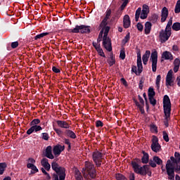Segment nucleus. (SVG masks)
Instances as JSON below:
<instances>
[{"label": "nucleus", "mask_w": 180, "mask_h": 180, "mask_svg": "<svg viewBox=\"0 0 180 180\" xmlns=\"http://www.w3.org/2000/svg\"><path fill=\"white\" fill-rule=\"evenodd\" d=\"M82 174L85 179H95L96 178V169H95V165L86 161L84 167L82 169Z\"/></svg>", "instance_id": "nucleus-1"}, {"label": "nucleus", "mask_w": 180, "mask_h": 180, "mask_svg": "<svg viewBox=\"0 0 180 180\" xmlns=\"http://www.w3.org/2000/svg\"><path fill=\"white\" fill-rule=\"evenodd\" d=\"M103 30V46L107 51H112V41L110 38L108 37L109 34V30H110V27L107 26L101 29Z\"/></svg>", "instance_id": "nucleus-2"}, {"label": "nucleus", "mask_w": 180, "mask_h": 180, "mask_svg": "<svg viewBox=\"0 0 180 180\" xmlns=\"http://www.w3.org/2000/svg\"><path fill=\"white\" fill-rule=\"evenodd\" d=\"M69 33H81L82 34H89L91 33V26L80 25H76L73 29L68 30Z\"/></svg>", "instance_id": "nucleus-3"}, {"label": "nucleus", "mask_w": 180, "mask_h": 180, "mask_svg": "<svg viewBox=\"0 0 180 180\" xmlns=\"http://www.w3.org/2000/svg\"><path fill=\"white\" fill-rule=\"evenodd\" d=\"M51 168L55 172L59 174V180H65V168L60 166L56 162L51 163Z\"/></svg>", "instance_id": "nucleus-4"}, {"label": "nucleus", "mask_w": 180, "mask_h": 180, "mask_svg": "<svg viewBox=\"0 0 180 180\" xmlns=\"http://www.w3.org/2000/svg\"><path fill=\"white\" fill-rule=\"evenodd\" d=\"M53 130L58 136V137H63V134L65 136V137H70V139H77V135L74 131H71V129H65L64 131L61 130L60 128H56L53 127Z\"/></svg>", "instance_id": "nucleus-5"}, {"label": "nucleus", "mask_w": 180, "mask_h": 180, "mask_svg": "<svg viewBox=\"0 0 180 180\" xmlns=\"http://www.w3.org/2000/svg\"><path fill=\"white\" fill-rule=\"evenodd\" d=\"M172 34V32L171 30L167 29H165V30H162L159 32V38L160 40V43H165L166 41H168Z\"/></svg>", "instance_id": "nucleus-6"}, {"label": "nucleus", "mask_w": 180, "mask_h": 180, "mask_svg": "<svg viewBox=\"0 0 180 180\" xmlns=\"http://www.w3.org/2000/svg\"><path fill=\"white\" fill-rule=\"evenodd\" d=\"M102 157H103V154L98 150L94 151L92 154L93 161L96 167L98 168L102 165Z\"/></svg>", "instance_id": "nucleus-7"}, {"label": "nucleus", "mask_w": 180, "mask_h": 180, "mask_svg": "<svg viewBox=\"0 0 180 180\" xmlns=\"http://www.w3.org/2000/svg\"><path fill=\"white\" fill-rule=\"evenodd\" d=\"M166 172L168 175V179L174 180V164L170 160L167 161L166 164Z\"/></svg>", "instance_id": "nucleus-8"}, {"label": "nucleus", "mask_w": 180, "mask_h": 180, "mask_svg": "<svg viewBox=\"0 0 180 180\" xmlns=\"http://www.w3.org/2000/svg\"><path fill=\"white\" fill-rule=\"evenodd\" d=\"M150 60L152 62L153 72H157V63H158V52L155 51L151 53Z\"/></svg>", "instance_id": "nucleus-9"}, {"label": "nucleus", "mask_w": 180, "mask_h": 180, "mask_svg": "<svg viewBox=\"0 0 180 180\" xmlns=\"http://www.w3.org/2000/svg\"><path fill=\"white\" fill-rule=\"evenodd\" d=\"M131 165H132V168L136 174H139L140 175H147V172L144 171V166L140 167V165L136 162H131Z\"/></svg>", "instance_id": "nucleus-10"}, {"label": "nucleus", "mask_w": 180, "mask_h": 180, "mask_svg": "<svg viewBox=\"0 0 180 180\" xmlns=\"http://www.w3.org/2000/svg\"><path fill=\"white\" fill-rule=\"evenodd\" d=\"M151 150L154 153H160L161 151V145L158 143V138L155 136H153L152 139Z\"/></svg>", "instance_id": "nucleus-11"}, {"label": "nucleus", "mask_w": 180, "mask_h": 180, "mask_svg": "<svg viewBox=\"0 0 180 180\" xmlns=\"http://www.w3.org/2000/svg\"><path fill=\"white\" fill-rule=\"evenodd\" d=\"M136 55H137V68L138 71H139V74L143 72V63L141 62V51L140 49H136Z\"/></svg>", "instance_id": "nucleus-12"}, {"label": "nucleus", "mask_w": 180, "mask_h": 180, "mask_svg": "<svg viewBox=\"0 0 180 180\" xmlns=\"http://www.w3.org/2000/svg\"><path fill=\"white\" fill-rule=\"evenodd\" d=\"M41 130H43V128L41 127V126H39V125H32L27 131V134L28 136H30V134H32L33 133H37V131H41Z\"/></svg>", "instance_id": "nucleus-13"}, {"label": "nucleus", "mask_w": 180, "mask_h": 180, "mask_svg": "<svg viewBox=\"0 0 180 180\" xmlns=\"http://www.w3.org/2000/svg\"><path fill=\"white\" fill-rule=\"evenodd\" d=\"M148 13H150V8L146 4H143L142 7V13L140 16L141 19H147Z\"/></svg>", "instance_id": "nucleus-14"}, {"label": "nucleus", "mask_w": 180, "mask_h": 180, "mask_svg": "<svg viewBox=\"0 0 180 180\" xmlns=\"http://www.w3.org/2000/svg\"><path fill=\"white\" fill-rule=\"evenodd\" d=\"M172 74H174V71L172 70H169L166 76V85L169 86H173L174 80H172Z\"/></svg>", "instance_id": "nucleus-15"}, {"label": "nucleus", "mask_w": 180, "mask_h": 180, "mask_svg": "<svg viewBox=\"0 0 180 180\" xmlns=\"http://www.w3.org/2000/svg\"><path fill=\"white\" fill-rule=\"evenodd\" d=\"M56 124H58V127L60 129H65L66 130L71 127L70 124H68V122L65 120H57Z\"/></svg>", "instance_id": "nucleus-16"}, {"label": "nucleus", "mask_w": 180, "mask_h": 180, "mask_svg": "<svg viewBox=\"0 0 180 180\" xmlns=\"http://www.w3.org/2000/svg\"><path fill=\"white\" fill-rule=\"evenodd\" d=\"M168 8L167 7H163L161 11V22L164 23L168 18Z\"/></svg>", "instance_id": "nucleus-17"}, {"label": "nucleus", "mask_w": 180, "mask_h": 180, "mask_svg": "<svg viewBox=\"0 0 180 180\" xmlns=\"http://www.w3.org/2000/svg\"><path fill=\"white\" fill-rule=\"evenodd\" d=\"M45 157H46V158H49V160H54V155L52 153L51 146H49L46 147L45 150Z\"/></svg>", "instance_id": "nucleus-18"}, {"label": "nucleus", "mask_w": 180, "mask_h": 180, "mask_svg": "<svg viewBox=\"0 0 180 180\" xmlns=\"http://www.w3.org/2000/svg\"><path fill=\"white\" fill-rule=\"evenodd\" d=\"M131 24V21L130 20V16H129V15H125L123 20V26L124 29H129Z\"/></svg>", "instance_id": "nucleus-19"}, {"label": "nucleus", "mask_w": 180, "mask_h": 180, "mask_svg": "<svg viewBox=\"0 0 180 180\" xmlns=\"http://www.w3.org/2000/svg\"><path fill=\"white\" fill-rule=\"evenodd\" d=\"M41 164L46 171H50L51 165L49 163V159L44 158L41 161Z\"/></svg>", "instance_id": "nucleus-20"}, {"label": "nucleus", "mask_w": 180, "mask_h": 180, "mask_svg": "<svg viewBox=\"0 0 180 180\" xmlns=\"http://www.w3.org/2000/svg\"><path fill=\"white\" fill-rule=\"evenodd\" d=\"M150 56H151V52L150 51H146L145 53L142 56V61L144 65H147Z\"/></svg>", "instance_id": "nucleus-21"}, {"label": "nucleus", "mask_w": 180, "mask_h": 180, "mask_svg": "<svg viewBox=\"0 0 180 180\" xmlns=\"http://www.w3.org/2000/svg\"><path fill=\"white\" fill-rule=\"evenodd\" d=\"M173 65H174V68H173L174 72L175 73L178 72V71H179V67H180V59L178 58L174 59L173 62Z\"/></svg>", "instance_id": "nucleus-22"}, {"label": "nucleus", "mask_w": 180, "mask_h": 180, "mask_svg": "<svg viewBox=\"0 0 180 180\" xmlns=\"http://www.w3.org/2000/svg\"><path fill=\"white\" fill-rule=\"evenodd\" d=\"M165 113V119H169L171 117V106H163Z\"/></svg>", "instance_id": "nucleus-23"}, {"label": "nucleus", "mask_w": 180, "mask_h": 180, "mask_svg": "<svg viewBox=\"0 0 180 180\" xmlns=\"http://www.w3.org/2000/svg\"><path fill=\"white\" fill-rule=\"evenodd\" d=\"M132 101L135 103L137 108L139 109L141 115H144V113H146V111L144 110V105H140V103H139V101L136 98H133Z\"/></svg>", "instance_id": "nucleus-24"}, {"label": "nucleus", "mask_w": 180, "mask_h": 180, "mask_svg": "<svg viewBox=\"0 0 180 180\" xmlns=\"http://www.w3.org/2000/svg\"><path fill=\"white\" fill-rule=\"evenodd\" d=\"M142 154H143L141 158L142 164H148V161L150 160V155L144 150L142 151Z\"/></svg>", "instance_id": "nucleus-25"}, {"label": "nucleus", "mask_w": 180, "mask_h": 180, "mask_svg": "<svg viewBox=\"0 0 180 180\" xmlns=\"http://www.w3.org/2000/svg\"><path fill=\"white\" fill-rule=\"evenodd\" d=\"M19 46V41H16L14 42H12L11 44H7L6 49L8 51H11V50H12V49H18V47Z\"/></svg>", "instance_id": "nucleus-26"}, {"label": "nucleus", "mask_w": 180, "mask_h": 180, "mask_svg": "<svg viewBox=\"0 0 180 180\" xmlns=\"http://www.w3.org/2000/svg\"><path fill=\"white\" fill-rule=\"evenodd\" d=\"M162 58H165V60H172L173 59L172 53H171V52L167 51H164L162 54Z\"/></svg>", "instance_id": "nucleus-27"}, {"label": "nucleus", "mask_w": 180, "mask_h": 180, "mask_svg": "<svg viewBox=\"0 0 180 180\" xmlns=\"http://www.w3.org/2000/svg\"><path fill=\"white\" fill-rule=\"evenodd\" d=\"M151 27H153V24L150 22H146L145 23V34H150L151 32Z\"/></svg>", "instance_id": "nucleus-28"}, {"label": "nucleus", "mask_w": 180, "mask_h": 180, "mask_svg": "<svg viewBox=\"0 0 180 180\" xmlns=\"http://www.w3.org/2000/svg\"><path fill=\"white\" fill-rule=\"evenodd\" d=\"M163 106H171V99L168 95H165L163 97Z\"/></svg>", "instance_id": "nucleus-29"}, {"label": "nucleus", "mask_w": 180, "mask_h": 180, "mask_svg": "<svg viewBox=\"0 0 180 180\" xmlns=\"http://www.w3.org/2000/svg\"><path fill=\"white\" fill-rule=\"evenodd\" d=\"M148 98H154V96H155V91H154V88L149 87L148 90Z\"/></svg>", "instance_id": "nucleus-30"}, {"label": "nucleus", "mask_w": 180, "mask_h": 180, "mask_svg": "<svg viewBox=\"0 0 180 180\" xmlns=\"http://www.w3.org/2000/svg\"><path fill=\"white\" fill-rule=\"evenodd\" d=\"M75 177L76 180H84V177L82 176L81 172L78 169L75 170Z\"/></svg>", "instance_id": "nucleus-31"}, {"label": "nucleus", "mask_w": 180, "mask_h": 180, "mask_svg": "<svg viewBox=\"0 0 180 180\" xmlns=\"http://www.w3.org/2000/svg\"><path fill=\"white\" fill-rule=\"evenodd\" d=\"M53 152L54 155H60L61 150H60V146L56 145L53 147Z\"/></svg>", "instance_id": "nucleus-32"}, {"label": "nucleus", "mask_w": 180, "mask_h": 180, "mask_svg": "<svg viewBox=\"0 0 180 180\" xmlns=\"http://www.w3.org/2000/svg\"><path fill=\"white\" fill-rule=\"evenodd\" d=\"M49 32H43L39 34H37L34 37V40H39L40 39H43L45 36H49Z\"/></svg>", "instance_id": "nucleus-33"}, {"label": "nucleus", "mask_w": 180, "mask_h": 180, "mask_svg": "<svg viewBox=\"0 0 180 180\" xmlns=\"http://www.w3.org/2000/svg\"><path fill=\"white\" fill-rule=\"evenodd\" d=\"M6 167L7 165L5 162L0 163V175H4V172H5Z\"/></svg>", "instance_id": "nucleus-34"}, {"label": "nucleus", "mask_w": 180, "mask_h": 180, "mask_svg": "<svg viewBox=\"0 0 180 180\" xmlns=\"http://www.w3.org/2000/svg\"><path fill=\"white\" fill-rule=\"evenodd\" d=\"M27 167L30 169H32V171H34L35 172H39V169L36 167V165H34L32 163H27Z\"/></svg>", "instance_id": "nucleus-35"}, {"label": "nucleus", "mask_w": 180, "mask_h": 180, "mask_svg": "<svg viewBox=\"0 0 180 180\" xmlns=\"http://www.w3.org/2000/svg\"><path fill=\"white\" fill-rule=\"evenodd\" d=\"M150 22H152V23H155L157 20H158V15L157 14H153L150 17H149Z\"/></svg>", "instance_id": "nucleus-36"}, {"label": "nucleus", "mask_w": 180, "mask_h": 180, "mask_svg": "<svg viewBox=\"0 0 180 180\" xmlns=\"http://www.w3.org/2000/svg\"><path fill=\"white\" fill-rule=\"evenodd\" d=\"M115 63H116V60H115V56H113V53H110V60L108 61V64L110 67H112Z\"/></svg>", "instance_id": "nucleus-37"}, {"label": "nucleus", "mask_w": 180, "mask_h": 180, "mask_svg": "<svg viewBox=\"0 0 180 180\" xmlns=\"http://www.w3.org/2000/svg\"><path fill=\"white\" fill-rule=\"evenodd\" d=\"M153 161L158 165H162V160H161V158H160V157H158V156H154L153 157Z\"/></svg>", "instance_id": "nucleus-38"}, {"label": "nucleus", "mask_w": 180, "mask_h": 180, "mask_svg": "<svg viewBox=\"0 0 180 180\" xmlns=\"http://www.w3.org/2000/svg\"><path fill=\"white\" fill-rule=\"evenodd\" d=\"M115 178L117 180H127V178L124 175L120 173H117L115 174Z\"/></svg>", "instance_id": "nucleus-39"}, {"label": "nucleus", "mask_w": 180, "mask_h": 180, "mask_svg": "<svg viewBox=\"0 0 180 180\" xmlns=\"http://www.w3.org/2000/svg\"><path fill=\"white\" fill-rule=\"evenodd\" d=\"M37 124H40V119L39 118L34 119L30 122V126H37Z\"/></svg>", "instance_id": "nucleus-40"}, {"label": "nucleus", "mask_w": 180, "mask_h": 180, "mask_svg": "<svg viewBox=\"0 0 180 180\" xmlns=\"http://www.w3.org/2000/svg\"><path fill=\"white\" fill-rule=\"evenodd\" d=\"M161 82V75H158L156 77V88L158 90H160V84Z\"/></svg>", "instance_id": "nucleus-41"}, {"label": "nucleus", "mask_w": 180, "mask_h": 180, "mask_svg": "<svg viewBox=\"0 0 180 180\" xmlns=\"http://www.w3.org/2000/svg\"><path fill=\"white\" fill-rule=\"evenodd\" d=\"M172 27L173 30H175V32H179L180 22H174Z\"/></svg>", "instance_id": "nucleus-42"}, {"label": "nucleus", "mask_w": 180, "mask_h": 180, "mask_svg": "<svg viewBox=\"0 0 180 180\" xmlns=\"http://www.w3.org/2000/svg\"><path fill=\"white\" fill-rule=\"evenodd\" d=\"M122 13H123V11H122V10L120 9L117 10L115 14L114 15L113 19H120Z\"/></svg>", "instance_id": "nucleus-43"}, {"label": "nucleus", "mask_w": 180, "mask_h": 180, "mask_svg": "<svg viewBox=\"0 0 180 180\" xmlns=\"http://www.w3.org/2000/svg\"><path fill=\"white\" fill-rule=\"evenodd\" d=\"M174 13H180V0H178L175 8H174Z\"/></svg>", "instance_id": "nucleus-44"}, {"label": "nucleus", "mask_w": 180, "mask_h": 180, "mask_svg": "<svg viewBox=\"0 0 180 180\" xmlns=\"http://www.w3.org/2000/svg\"><path fill=\"white\" fill-rule=\"evenodd\" d=\"M174 169V175H175V172L176 174H180V164H176L175 166H173Z\"/></svg>", "instance_id": "nucleus-45"}, {"label": "nucleus", "mask_w": 180, "mask_h": 180, "mask_svg": "<svg viewBox=\"0 0 180 180\" xmlns=\"http://www.w3.org/2000/svg\"><path fill=\"white\" fill-rule=\"evenodd\" d=\"M93 47H94V49H96L97 53L99 52L101 50H102V48L101 47V44L96 43V42H93Z\"/></svg>", "instance_id": "nucleus-46"}, {"label": "nucleus", "mask_w": 180, "mask_h": 180, "mask_svg": "<svg viewBox=\"0 0 180 180\" xmlns=\"http://www.w3.org/2000/svg\"><path fill=\"white\" fill-rule=\"evenodd\" d=\"M129 40H130V32H128L127 34L124 37V38L122 39V43L124 44H126L127 43H129Z\"/></svg>", "instance_id": "nucleus-47"}, {"label": "nucleus", "mask_w": 180, "mask_h": 180, "mask_svg": "<svg viewBox=\"0 0 180 180\" xmlns=\"http://www.w3.org/2000/svg\"><path fill=\"white\" fill-rule=\"evenodd\" d=\"M107 22H108V20L104 18L99 25V29H103V27H107L106 25H108Z\"/></svg>", "instance_id": "nucleus-48"}, {"label": "nucleus", "mask_w": 180, "mask_h": 180, "mask_svg": "<svg viewBox=\"0 0 180 180\" xmlns=\"http://www.w3.org/2000/svg\"><path fill=\"white\" fill-rule=\"evenodd\" d=\"M102 39H103V30H101L100 31V33L97 39V43H101L102 41Z\"/></svg>", "instance_id": "nucleus-49"}, {"label": "nucleus", "mask_w": 180, "mask_h": 180, "mask_svg": "<svg viewBox=\"0 0 180 180\" xmlns=\"http://www.w3.org/2000/svg\"><path fill=\"white\" fill-rule=\"evenodd\" d=\"M171 26H172V18H170V19L169 20L165 29L171 31Z\"/></svg>", "instance_id": "nucleus-50"}, {"label": "nucleus", "mask_w": 180, "mask_h": 180, "mask_svg": "<svg viewBox=\"0 0 180 180\" xmlns=\"http://www.w3.org/2000/svg\"><path fill=\"white\" fill-rule=\"evenodd\" d=\"M110 15H112V10L108 9V10L106 11V12H105V16L104 19H105L106 20H108V19H110Z\"/></svg>", "instance_id": "nucleus-51"}, {"label": "nucleus", "mask_w": 180, "mask_h": 180, "mask_svg": "<svg viewBox=\"0 0 180 180\" xmlns=\"http://www.w3.org/2000/svg\"><path fill=\"white\" fill-rule=\"evenodd\" d=\"M162 134H163V139L165 140V141H166V143H168V141H169V136H168V134H167V131H163Z\"/></svg>", "instance_id": "nucleus-52"}, {"label": "nucleus", "mask_w": 180, "mask_h": 180, "mask_svg": "<svg viewBox=\"0 0 180 180\" xmlns=\"http://www.w3.org/2000/svg\"><path fill=\"white\" fill-rule=\"evenodd\" d=\"M131 72H134V74H136V75H140L139 71L137 72V66L136 65H132L131 67Z\"/></svg>", "instance_id": "nucleus-53"}, {"label": "nucleus", "mask_w": 180, "mask_h": 180, "mask_svg": "<svg viewBox=\"0 0 180 180\" xmlns=\"http://www.w3.org/2000/svg\"><path fill=\"white\" fill-rule=\"evenodd\" d=\"M148 99L150 105H152L153 106H155V105H157V100H155L154 97H150V98H149Z\"/></svg>", "instance_id": "nucleus-54"}, {"label": "nucleus", "mask_w": 180, "mask_h": 180, "mask_svg": "<svg viewBox=\"0 0 180 180\" xmlns=\"http://www.w3.org/2000/svg\"><path fill=\"white\" fill-rule=\"evenodd\" d=\"M41 135H42L41 139L43 140H45L46 141H49V139H50V136H49V134L44 132V133H42Z\"/></svg>", "instance_id": "nucleus-55"}, {"label": "nucleus", "mask_w": 180, "mask_h": 180, "mask_svg": "<svg viewBox=\"0 0 180 180\" xmlns=\"http://www.w3.org/2000/svg\"><path fill=\"white\" fill-rule=\"evenodd\" d=\"M120 58H121V60H124V58H126V51H124V50L120 51Z\"/></svg>", "instance_id": "nucleus-56"}, {"label": "nucleus", "mask_w": 180, "mask_h": 180, "mask_svg": "<svg viewBox=\"0 0 180 180\" xmlns=\"http://www.w3.org/2000/svg\"><path fill=\"white\" fill-rule=\"evenodd\" d=\"M136 27L139 32H141L144 29V26L143 25V24H141V22H138L136 24Z\"/></svg>", "instance_id": "nucleus-57"}, {"label": "nucleus", "mask_w": 180, "mask_h": 180, "mask_svg": "<svg viewBox=\"0 0 180 180\" xmlns=\"http://www.w3.org/2000/svg\"><path fill=\"white\" fill-rule=\"evenodd\" d=\"M96 127H103V122L101 120L96 121Z\"/></svg>", "instance_id": "nucleus-58"}, {"label": "nucleus", "mask_w": 180, "mask_h": 180, "mask_svg": "<svg viewBox=\"0 0 180 180\" xmlns=\"http://www.w3.org/2000/svg\"><path fill=\"white\" fill-rule=\"evenodd\" d=\"M52 71L56 74H60L61 72V70L56 66L52 67Z\"/></svg>", "instance_id": "nucleus-59"}, {"label": "nucleus", "mask_w": 180, "mask_h": 180, "mask_svg": "<svg viewBox=\"0 0 180 180\" xmlns=\"http://www.w3.org/2000/svg\"><path fill=\"white\" fill-rule=\"evenodd\" d=\"M170 161H172L173 164H180L178 160L176 158H174V156L170 157Z\"/></svg>", "instance_id": "nucleus-60"}, {"label": "nucleus", "mask_w": 180, "mask_h": 180, "mask_svg": "<svg viewBox=\"0 0 180 180\" xmlns=\"http://www.w3.org/2000/svg\"><path fill=\"white\" fill-rule=\"evenodd\" d=\"M141 7H139L136 9L135 16L140 17V15H141Z\"/></svg>", "instance_id": "nucleus-61"}, {"label": "nucleus", "mask_w": 180, "mask_h": 180, "mask_svg": "<svg viewBox=\"0 0 180 180\" xmlns=\"http://www.w3.org/2000/svg\"><path fill=\"white\" fill-rule=\"evenodd\" d=\"M58 176H60V174L57 172L53 173L52 175V179L53 180H58Z\"/></svg>", "instance_id": "nucleus-62"}, {"label": "nucleus", "mask_w": 180, "mask_h": 180, "mask_svg": "<svg viewBox=\"0 0 180 180\" xmlns=\"http://www.w3.org/2000/svg\"><path fill=\"white\" fill-rule=\"evenodd\" d=\"M138 99L139 101V103H141L140 105L144 106V99H143V97H141V96L139 95Z\"/></svg>", "instance_id": "nucleus-63"}, {"label": "nucleus", "mask_w": 180, "mask_h": 180, "mask_svg": "<svg viewBox=\"0 0 180 180\" xmlns=\"http://www.w3.org/2000/svg\"><path fill=\"white\" fill-rule=\"evenodd\" d=\"M120 81H121L122 84H123L124 86H125V87L129 86V84H127V81H126V79L122 77V78H121Z\"/></svg>", "instance_id": "nucleus-64"}]
</instances>
